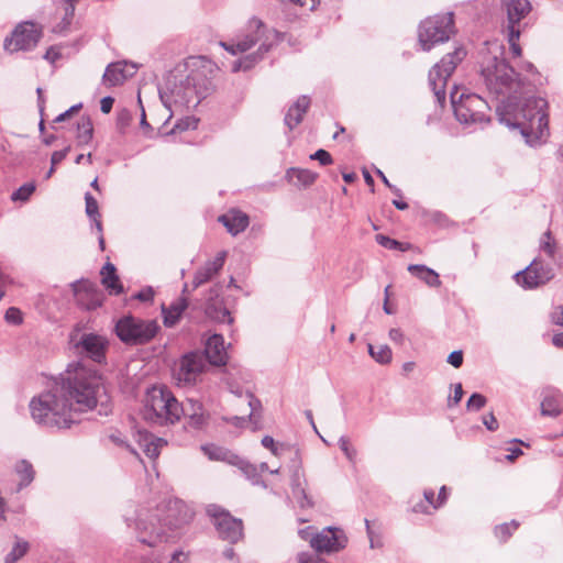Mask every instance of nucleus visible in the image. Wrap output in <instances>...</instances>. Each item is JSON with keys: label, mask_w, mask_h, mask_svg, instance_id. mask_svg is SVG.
<instances>
[{"label": "nucleus", "mask_w": 563, "mask_h": 563, "mask_svg": "<svg viewBox=\"0 0 563 563\" xmlns=\"http://www.w3.org/2000/svg\"><path fill=\"white\" fill-rule=\"evenodd\" d=\"M60 375V382L46 393L34 397L30 402L32 419L47 429H68L75 423L73 411H87L100 402V415H108V397L96 372L88 371L81 365Z\"/></svg>", "instance_id": "obj_1"}, {"label": "nucleus", "mask_w": 563, "mask_h": 563, "mask_svg": "<svg viewBox=\"0 0 563 563\" xmlns=\"http://www.w3.org/2000/svg\"><path fill=\"white\" fill-rule=\"evenodd\" d=\"M549 103L541 97L505 101L496 106L498 121L509 129H518L527 145L538 147L550 136Z\"/></svg>", "instance_id": "obj_2"}, {"label": "nucleus", "mask_w": 563, "mask_h": 563, "mask_svg": "<svg viewBox=\"0 0 563 563\" xmlns=\"http://www.w3.org/2000/svg\"><path fill=\"white\" fill-rule=\"evenodd\" d=\"M481 77L487 91L499 100L498 104L505 101L521 100L525 81L503 57V53L487 55L483 58Z\"/></svg>", "instance_id": "obj_3"}, {"label": "nucleus", "mask_w": 563, "mask_h": 563, "mask_svg": "<svg viewBox=\"0 0 563 563\" xmlns=\"http://www.w3.org/2000/svg\"><path fill=\"white\" fill-rule=\"evenodd\" d=\"M277 41V33L268 29L260 19L249 20L244 33L236 35L230 43L222 42L221 45L232 55L245 53L258 44L255 54L245 56L233 64V71L247 70L255 63L263 58Z\"/></svg>", "instance_id": "obj_4"}, {"label": "nucleus", "mask_w": 563, "mask_h": 563, "mask_svg": "<svg viewBox=\"0 0 563 563\" xmlns=\"http://www.w3.org/2000/svg\"><path fill=\"white\" fill-rule=\"evenodd\" d=\"M181 503L175 501L174 506L169 505L167 515L163 519V509L142 510L135 520V531L137 540L151 548L167 541L169 531L179 528L183 523L190 519L187 511L181 517H176V510H180Z\"/></svg>", "instance_id": "obj_5"}, {"label": "nucleus", "mask_w": 563, "mask_h": 563, "mask_svg": "<svg viewBox=\"0 0 563 563\" xmlns=\"http://www.w3.org/2000/svg\"><path fill=\"white\" fill-rule=\"evenodd\" d=\"M183 406L166 386H153L147 389L142 418L154 426L175 424L183 417Z\"/></svg>", "instance_id": "obj_6"}, {"label": "nucleus", "mask_w": 563, "mask_h": 563, "mask_svg": "<svg viewBox=\"0 0 563 563\" xmlns=\"http://www.w3.org/2000/svg\"><path fill=\"white\" fill-rule=\"evenodd\" d=\"M451 104L456 120L465 126H476L490 121V106L476 93H460L454 86L450 93Z\"/></svg>", "instance_id": "obj_7"}, {"label": "nucleus", "mask_w": 563, "mask_h": 563, "mask_svg": "<svg viewBox=\"0 0 563 563\" xmlns=\"http://www.w3.org/2000/svg\"><path fill=\"white\" fill-rule=\"evenodd\" d=\"M200 78L201 74L199 71H192L184 81L180 80L179 85L174 84L172 86L169 80L166 89H159V98L163 104L170 109L173 104L188 107L194 101L198 103L208 91L206 84L200 85Z\"/></svg>", "instance_id": "obj_8"}, {"label": "nucleus", "mask_w": 563, "mask_h": 563, "mask_svg": "<svg viewBox=\"0 0 563 563\" xmlns=\"http://www.w3.org/2000/svg\"><path fill=\"white\" fill-rule=\"evenodd\" d=\"M159 329L156 320L141 319L132 314L120 318L114 327L120 341L131 346L147 344L156 336Z\"/></svg>", "instance_id": "obj_9"}, {"label": "nucleus", "mask_w": 563, "mask_h": 563, "mask_svg": "<svg viewBox=\"0 0 563 563\" xmlns=\"http://www.w3.org/2000/svg\"><path fill=\"white\" fill-rule=\"evenodd\" d=\"M454 33V15L452 12L435 14L423 20L418 29V41L422 49L429 52L435 45L450 40Z\"/></svg>", "instance_id": "obj_10"}, {"label": "nucleus", "mask_w": 563, "mask_h": 563, "mask_svg": "<svg viewBox=\"0 0 563 563\" xmlns=\"http://www.w3.org/2000/svg\"><path fill=\"white\" fill-rule=\"evenodd\" d=\"M465 56V49L463 47H456L453 52L444 55L442 59L430 69L429 86L440 107H444L445 104L448 80Z\"/></svg>", "instance_id": "obj_11"}, {"label": "nucleus", "mask_w": 563, "mask_h": 563, "mask_svg": "<svg viewBox=\"0 0 563 563\" xmlns=\"http://www.w3.org/2000/svg\"><path fill=\"white\" fill-rule=\"evenodd\" d=\"M206 511L222 540L235 543L243 537L242 520L234 518L229 511L213 504L208 505Z\"/></svg>", "instance_id": "obj_12"}, {"label": "nucleus", "mask_w": 563, "mask_h": 563, "mask_svg": "<svg viewBox=\"0 0 563 563\" xmlns=\"http://www.w3.org/2000/svg\"><path fill=\"white\" fill-rule=\"evenodd\" d=\"M302 539L310 537V545L318 553H332L344 549L347 544V538L343 530L338 528H325L317 534L309 532V528L299 531Z\"/></svg>", "instance_id": "obj_13"}, {"label": "nucleus", "mask_w": 563, "mask_h": 563, "mask_svg": "<svg viewBox=\"0 0 563 563\" xmlns=\"http://www.w3.org/2000/svg\"><path fill=\"white\" fill-rule=\"evenodd\" d=\"M42 30L33 22H22L7 37L3 43L5 51L13 53L18 51H31L40 42Z\"/></svg>", "instance_id": "obj_14"}, {"label": "nucleus", "mask_w": 563, "mask_h": 563, "mask_svg": "<svg viewBox=\"0 0 563 563\" xmlns=\"http://www.w3.org/2000/svg\"><path fill=\"white\" fill-rule=\"evenodd\" d=\"M70 342L77 355L99 364L106 361L108 341L104 336L96 333H82L76 340V335L71 334Z\"/></svg>", "instance_id": "obj_15"}, {"label": "nucleus", "mask_w": 563, "mask_h": 563, "mask_svg": "<svg viewBox=\"0 0 563 563\" xmlns=\"http://www.w3.org/2000/svg\"><path fill=\"white\" fill-rule=\"evenodd\" d=\"M553 276V271L549 265L534 260L525 269L516 273L515 279L521 287L533 289L547 284Z\"/></svg>", "instance_id": "obj_16"}, {"label": "nucleus", "mask_w": 563, "mask_h": 563, "mask_svg": "<svg viewBox=\"0 0 563 563\" xmlns=\"http://www.w3.org/2000/svg\"><path fill=\"white\" fill-rule=\"evenodd\" d=\"M221 289L222 287L219 284L213 285L209 289L205 301V313L210 320L231 324L233 318L220 297Z\"/></svg>", "instance_id": "obj_17"}, {"label": "nucleus", "mask_w": 563, "mask_h": 563, "mask_svg": "<svg viewBox=\"0 0 563 563\" xmlns=\"http://www.w3.org/2000/svg\"><path fill=\"white\" fill-rule=\"evenodd\" d=\"M205 364L206 362L202 354L197 352H189L185 354L180 360L177 373L178 380L186 384L195 383L198 376L202 373Z\"/></svg>", "instance_id": "obj_18"}, {"label": "nucleus", "mask_w": 563, "mask_h": 563, "mask_svg": "<svg viewBox=\"0 0 563 563\" xmlns=\"http://www.w3.org/2000/svg\"><path fill=\"white\" fill-rule=\"evenodd\" d=\"M501 9L507 15V29L520 30V22L531 12L529 0H500Z\"/></svg>", "instance_id": "obj_19"}, {"label": "nucleus", "mask_w": 563, "mask_h": 563, "mask_svg": "<svg viewBox=\"0 0 563 563\" xmlns=\"http://www.w3.org/2000/svg\"><path fill=\"white\" fill-rule=\"evenodd\" d=\"M225 258L227 252L221 251L213 260L207 261L201 267H199L194 275L192 288L197 289L201 285L212 280L213 277L223 268Z\"/></svg>", "instance_id": "obj_20"}, {"label": "nucleus", "mask_w": 563, "mask_h": 563, "mask_svg": "<svg viewBox=\"0 0 563 563\" xmlns=\"http://www.w3.org/2000/svg\"><path fill=\"white\" fill-rule=\"evenodd\" d=\"M183 406V416L187 419L189 427L199 430L207 423L209 416L206 413L202 404L194 398H188Z\"/></svg>", "instance_id": "obj_21"}, {"label": "nucleus", "mask_w": 563, "mask_h": 563, "mask_svg": "<svg viewBox=\"0 0 563 563\" xmlns=\"http://www.w3.org/2000/svg\"><path fill=\"white\" fill-rule=\"evenodd\" d=\"M541 415L547 417H558L563 409V393L554 387L542 389Z\"/></svg>", "instance_id": "obj_22"}, {"label": "nucleus", "mask_w": 563, "mask_h": 563, "mask_svg": "<svg viewBox=\"0 0 563 563\" xmlns=\"http://www.w3.org/2000/svg\"><path fill=\"white\" fill-rule=\"evenodd\" d=\"M205 360L207 358L210 364L222 366L227 364L228 353L224 346V339L221 334L211 335L205 345Z\"/></svg>", "instance_id": "obj_23"}, {"label": "nucleus", "mask_w": 563, "mask_h": 563, "mask_svg": "<svg viewBox=\"0 0 563 563\" xmlns=\"http://www.w3.org/2000/svg\"><path fill=\"white\" fill-rule=\"evenodd\" d=\"M128 66L126 62L109 64L102 77L103 82L110 87L123 84L128 77L135 73V65L132 64L130 70L126 69Z\"/></svg>", "instance_id": "obj_24"}, {"label": "nucleus", "mask_w": 563, "mask_h": 563, "mask_svg": "<svg viewBox=\"0 0 563 563\" xmlns=\"http://www.w3.org/2000/svg\"><path fill=\"white\" fill-rule=\"evenodd\" d=\"M218 221L222 223L232 235H238L243 232L250 223L249 216L236 209H232L227 213L221 214L218 218Z\"/></svg>", "instance_id": "obj_25"}, {"label": "nucleus", "mask_w": 563, "mask_h": 563, "mask_svg": "<svg viewBox=\"0 0 563 563\" xmlns=\"http://www.w3.org/2000/svg\"><path fill=\"white\" fill-rule=\"evenodd\" d=\"M137 443L144 454L151 460H155L159 455L161 448L166 444L163 439L156 438L147 431L137 432Z\"/></svg>", "instance_id": "obj_26"}, {"label": "nucleus", "mask_w": 563, "mask_h": 563, "mask_svg": "<svg viewBox=\"0 0 563 563\" xmlns=\"http://www.w3.org/2000/svg\"><path fill=\"white\" fill-rule=\"evenodd\" d=\"M310 106L308 96H300L296 102L288 109L285 115V124L290 129H295L301 121Z\"/></svg>", "instance_id": "obj_27"}, {"label": "nucleus", "mask_w": 563, "mask_h": 563, "mask_svg": "<svg viewBox=\"0 0 563 563\" xmlns=\"http://www.w3.org/2000/svg\"><path fill=\"white\" fill-rule=\"evenodd\" d=\"M100 274L102 285L111 295H120L123 292V286L117 275V268L112 263L107 262Z\"/></svg>", "instance_id": "obj_28"}, {"label": "nucleus", "mask_w": 563, "mask_h": 563, "mask_svg": "<svg viewBox=\"0 0 563 563\" xmlns=\"http://www.w3.org/2000/svg\"><path fill=\"white\" fill-rule=\"evenodd\" d=\"M187 298L181 297L177 301L170 303L168 308L162 307V313L164 319V325L167 328L174 327L178 321L183 312L187 309Z\"/></svg>", "instance_id": "obj_29"}, {"label": "nucleus", "mask_w": 563, "mask_h": 563, "mask_svg": "<svg viewBox=\"0 0 563 563\" xmlns=\"http://www.w3.org/2000/svg\"><path fill=\"white\" fill-rule=\"evenodd\" d=\"M407 269L415 277L426 283L429 287L438 288L441 286L439 274L434 269L429 268L426 265L410 264Z\"/></svg>", "instance_id": "obj_30"}, {"label": "nucleus", "mask_w": 563, "mask_h": 563, "mask_svg": "<svg viewBox=\"0 0 563 563\" xmlns=\"http://www.w3.org/2000/svg\"><path fill=\"white\" fill-rule=\"evenodd\" d=\"M201 450L209 457V460L212 461H222L231 465H234L235 462H239V455L222 446L206 444L201 446Z\"/></svg>", "instance_id": "obj_31"}, {"label": "nucleus", "mask_w": 563, "mask_h": 563, "mask_svg": "<svg viewBox=\"0 0 563 563\" xmlns=\"http://www.w3.org/2000/svg\"><path fill=\"white\" fill-rule=\"evenodd\" d=\"M286 177L289 181H294L295 185L307 187L314 183L317 174L309 169L291 167L286 172Z\"/></svg>", "instance_id": "obj_32"}, {"label": "nucleus", "mask_w": 563, "mask_h": 563, "mask_svg": "<svg viewBox=\"0 0 563 563\" xmlns=\"http://www.w3.org/2000/svg\"><path fill=\"white\" fill-rule=\"evenodd\" d=\"M15 473L19 476L20 481L18 484V490L23 489L29 486L35 476L34 468L32 464L26 460H21L15 464Z\"/></svg>", "instance_id": "obj_33"}, {"label": "nucleus", "mask_w": 563, "mask_h": 563, "mask_svg": "<svg viewBox=\"0 0 563 563\" xmlns=\"http://www.w3.org/2000/svg\"><path fill=\"white\" fill-rule=\"evenodd\" d=\"M93 136V125L92 121L89 117H82L80 121L77 123V145L82 146L87 145Z\"/></svg>", "instance_id": "obj_34"}, {"label": "nucleus", "mask_w": 563, "mask_h": 563, "mask_svg": "<svg viewBox=\"0 0 563 563\" xmlns=\"http://www.w3.org/2000/svg\"><path fill=\"white\" fill-rule=\"evenodd\" d=\"M235 466L241 470V472L245 475V477L251 481L253 485H261L266 487L265 483L262 481L258 467L249 463L247 461L241 459L239 456V462L234 463Z\"/></svg>", "instance_id": "obj_35"}, {"label": "nucleus", "mask_w": 563, "mask_h": 563, "mask_svg": "<svg viewBox=\"0 0 563 563\" xmlns=\"http://www.w3.org/2000/svg\"><path fill=\"white\" fill-rule=\"evenodd\" d=\"M368 353L369 355L380 364H388L391 361V350L388 345H379L375 347L372 344H368Z\"/></svg>", "instance_id": "obj_36"}, {"label": "nucleus", "mask_w": 563, "mask_h": 563, "mask_svg": "<svg viewBox=\"0 0 563 563\" xmlns=\"http://www.w3.org/2000/svg\"><path fill=\"white\" fill-rule=\"evenodd\" d=\"M519 527V523L516 520H511L509 523H503L495 528V536L500 541H506L515 530Z\"/></svg>", "instance_id": "obj_37"}, {"label": "nucleus", "mask_w": 563, "mask_h": 563, "mask_svg": "<svg viewBox=\"0 0 563 563\" xmlns=\"http://www.w3.org/2000/svg\"><path fill=\"white\" fill-rule=\"evenodd\" d=\"M35 185L33 183H26L22 185L19 189L13 191L11 195V199L13 201H26L30 196L34 192Z\"/></svg>", "instance_id": "obj_38"}, {"label": "nucleus", "mask_w": 563, "mask_h": 563, "mask_svg": "<svg viewBox=\"0 0 563 563\" xmlns=\"http://www.w3.org/2000/svg\"><path fill=\"white\" fill-rule=\"evenodd\" d=\"M291 492L300 508H307L312 506V501L307 495L302 484H296L295 489Z\"/></svg>", "instance_id": "obj_39"}, {"label": "nucleus", "mask_w": 563, "mask_h": 563, "mask_svg": "<svg viewBox=\"0 0 563 563\" xmlns=\"http://www.w3.org/2000/svg\"><path fill=\"white\" fill-rule=\"evenodd\" d=\"M487 399L484 395L474 393L471 395L466 402V408L468 411H479L485 407Z\"/></svg>", "instance_id": "obj_40"}, {"label": "nucleus", "mask_w": 563, "mask_h": 563, "mask_svg": "<svg viewBox=\"0 0 563 563\" xmlns=\"http://www.w3.org/2000/svg\"><path fill=\"white\" fill-rule=\"evenodd\" d=\"M85 202H86V213L91 218L101 217L99 212V207L97 200L92 197L90 192L85 194Z\"/></svg>", "instance_id": "obj_41"}, {"label": "nucleus", "mask_w": 563, "mask_h": 563, "mask_svg": "<svg viewBox=\"0 0 563 563\" xmlns=\"http://www.w3.org/2000/svg\"><path fill=\"white\" fill-rule=\"evenodd\" d=\"M520 37V30H508V42L510 44V49L515 57H519L521 55V47L518 44Z\"/></svg>", "instance_id": "obj_42"}, {"label": "nucleus", "mask_w": 563, "mask_h": 563, "mask_svg": "<svg viewBox=\"0 0 563 563\" xmlns=\"http://www.w3.org/2000/svg\"><path fill=\"white\" fill-rule=\"evenodd\" d=\"M27 543L26 542H23V543H20L18 542L13 549L11 550V552L7 555V563H13L15 561H18L20 558H22L26 551H27Z\"/></svg>", "instance_id": "obj_43"}, {"label": "nucleus", "mask_w": 563, "mask_h": 563, "mask_svg": "<svg viewBox=\"0 0 563 563\" xmlns=\"http://www.w3.org/2000/svg\"><path fill=\"white\" fill-rule=\"evenodd\" d=\"M339 446L346 459L351 462H354L356 457V450L351 445L350 440L346 437L342 435L339 439Z\"/></svg>", "instance_id": "obj_44"}, {"label": "nucleus", "mask_w": 563, "mask_h": 563, "mask_svg": "<svg viewBox=\"0 0 563 563\" xmlns=\"http://www.w3.org/2000/svg\"><path fill=\"white\" fill-rule=\"evenodd\" d=\"M4 320L13 325H19L23 322V316L19 308L10 307L4 313Z\"/></svg>", "instance_id": "obj_45"}, {"label": "nucleus", "mask_w": 563, "mask_h": 563, "mask_svg": "<svg viewBox=\"0 0 563 563\" xmlns=\"http://www.w3.org/2000/svg\"><path fill=\"white\" fill-rule=\"evenodd\" d=\"M375 240L380 246L388 249V250H395V249L400 247V245H401V242L394 240L384 234H377L375 236Z\"/></svg>", "instance_id": "obj_46"}, {"label": "nucleus", "mask_w": 563, "mask_h": 563, "mask_svg": "<svg viewBox=\"0 0 563 563\" xmlns=\"http://www.w3.org/2000/svg\"><path fill=\"white\" fill-rule=\"evenodd\" d=\"M131 121H132L131 111L123 109L118 113L117 125L121 132H124V130L130 125Z\"/></svg>", "instance_id": "obj_47"}, {"label": "nucleus", "mask_w": 563, "mask_h": 563, "mask_svg": "<svg viewBox=\"0 0 563 563\" xmlns=\"http://www.w3.org/2000/svg\"><path fill=\"white\" fill-rule=\"evenodd\" d=\"M109 439L120 448L129 450L131 453L136 454L135 450L128 443L124 437L120 432H114L109 435Z\"/></svg>", "instance_id": "obj_48"}, {"label": "nucleus", "mask_w": 563, "mask_h": 563, "mask_svg": "<svg viewBox=\"0 0 563 563\" xmlns=\"http://www.w3.org/2000/svg\"><path fill=\"white\" fill-rule=\"evenodd\" d=\"M310 158L318 161L322 166L330 165L333 162L330 153L323 148L314 152L312 155H310Z\"/></svg>", "instance_id": "obj_49"}, {"label": "nucleus", "mask_w": 563, "mask_h": 563, "mask_svg": "<svg viewBox=\"0 0 563 563\" xmlns=\"http://www.w3.org/2000/svg\"><path fill=\"white\" fill-rule=\"evenodd\" d=\"M134 298L140 301H143V302L152 301L154 298V290L150 286L145 287V288L141 289L139 292H136L134 295Z\"/></svg>", "instance_id": "obj_50"}, {"label": "nucleus", "mask_w": 563, "mask_h": 563, "mask_svg": "<svg viewBox=\"0 0 563 563\" xmlns=\"http://www.w3.org/2000/svg\"><path fill=\"white\" fill-rule=\"evenodd\" d=\"M366 532L369 539V547L372 549L382 547V542L377 536H375L374 531L371 528L369 520L365 519Z\"/></svg>", "instance_id": "obj_51"}, {"label": "nucleus", "mask_w": 563, "mask_h": 563, "mask_svg": "<svg viewBox=\"0 0 563 563\" xmlns=\"http://www.w3.org/2000/svg\"><path fill=\"white\" fill-rule=\"evenodd\" d=\"M448 363L453 367L459 368L463 364V353L462 351H453L448 356Z\"/></svg>", "instance_id": "obj_52"}, {"label": "nucleus", "mask_w": 563, "mask_h": 563, "mask_svg": "<svg viewBox=\"0 0 563 563\" xmlns=\"http://www.w3.org/2000/svg\"><path fill=\"white\" fill-rule=\"evenodd\" d=\"M463 397V387L462 384H455L454 385V395L453 397H450L448 400V406L451 408L455 405H457Z\"/></svg>", "instance_id": "obj_53"}, {"label": "nucleus", "mask_w": 563, "mask_h": 563, "mask_svg": "<svg viewBox=\"0 0 563 563\" xmlns=\"http://www.w3.org/2000/svg\"><path fill=\"white\" fill-rule=\"evenodd\" d=\"M298 562L299 563H327L322 560H320L317 554L314 553H308V552H301L298 554Z\"/></svg>", "instance_id": "obj_54"}, {"label": "nucleus", "mask_w": 563, "mask_h": 563, "mask_svg": "<svg viewBox=\"0 0 563 563\" xmlns=\"http://www.w3.org/2000/svg\"><path fill=\"white\" fill-rule=\"evenodd\" d=\"M70 151V146H66L65 148L60 151H55L51 156V165L56 166L58 165Z\"/></svg>", "instance_id": "obj_55"}, {"label": "nucleus", "mask_w": 563, "mask_h": 563, "mask_svg": "<svg viewBox=\"0 0 563 563\" xmlns=\"http://www.w3.org/2000/svg\"><path fill=\"white\" fill-rule=\"evenodd\" d=\"M64 5V14L67 19H73L75 13V5L79 0H60Z\"/></svg>", "instance_id": "obj_56"}, {"label": "nucleus", "mask_w": 563, "mask_h": 563, "mask_svg": "<svg viewBox=\"0 0 563 563\" xmlns=\"http://www.w3.org/2000/svg\"><path fill=\"white\" fill-rule=\"evenodd\" d=\"M544 241H542L541 249L549 255H554V244L550 241L551 240V233L550 231L544 233Z\"/></svg>", "instance_id": "obj_57"}, {"label": "nucleus", "mask_w": 563, "mask_h": 563, "mask_svg": "<svg viewBox=\"0 0 563 563\" xmlns=\"http://www.w3.org/2000/svg\"><path fill=\"white\" fill-rule=\"evenodd\" d=\"M483 423L489 431H496L498 429V421L492 412L483 417Z\"/></svg>", "instance_id": "obj_58"}, {"label": "nucleus", "mask_w": 563, "mask_h": 563, "mask_svg": "<svg viewBox=\"0 0 563 563\" xmlns=\"http://www.w3.org/2000/svg\"><path fill=\"white\" fill-rule=\"evenodd\" d=\"M388 335L393 342L400 344V345L404 344L405 335L400 329H397V328L390 329Z\"/></svg>", "instance_id": "obj_59"}, {"label": "nucleus", "mask_w": 563, "mask_h": 563, "mask_svg": "<svg viewBox=\"0 0 563 563\" xmlns=\"http://www.w3.org/2000/svg\"><path fill=\"white\" fill-rule=\"evenodd\" d=\"M262 445L266 449H269L274 455H278V446L275 444V441L272 437L265 435L262 439Z\"/></svg>", "instance_id": "obj_60"}, {"label": "nucleus", "mask_w": 563, "mask_h": 563, "mask_svg": "<svg viewBox=\"0 0 563 563\" xmlns=\"http://www.w3.org/2000/svg\"><path fill=\"white\" fill-rule=\"evenodd\" d=\"M114 99L110 96L103 97L100 101V109L103 113H109L113 107Z\"/></svg>", "instance_id": "obj_61"}, {"label": "nucleus", "mask_w": 563, "mask_h": 563, "mask_svg": "<svg viewBox=\"0 0 563 563\" xmlns=\"http://www.w3.org/2000/svg\"><path fill=\"white\" fill-rule=\"evenodd\" d=\"M71 21H73V19L66 20V15L64 14L62 18V21L53 29V31L56 33L65 32L68 29V26L70 25Z\"/></svg>", "instance_id": "obj_62"}, {"label": "nucleus", "mask_w": 563, "mask_h": 563, "mask_svg": "<svg viewBox=\"0 0 563 563\" xmlns=\"http://www.w3.org/2000/svg\"><path fill=\"white\" fill-rule=\"evenodd\" d=\"M552 318L554 323L563 325V303L553 312Z\"/></svg>", "instance_id": "obj_63"}, {"label": "nucleus", "mask_w": 563, "mask_h": 563, "mask_svg": "<svg viewBox=\"0 0 563 563\" xmlns=\"http://www.w3.org/2000/svg\"><path fill=\"white\" fill-rule=\"evenodd\" d=\"M186 559L187 556L185 555V553L177 551L173 554L169 563H184Z\"/></svg>", "instance_id": "obj_64"}]
</instances>
